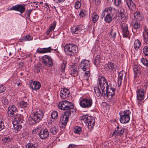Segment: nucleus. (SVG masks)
Instances as JSON below:
<instances>
[{
    "label": "nucleus",
    "mask_w": 148,
    "mask_h": 148,
    "mask_svg": "<svg viewBox=\"0 0 148 148\" xmlns=\"http://www.w3.org/2000/svg\"><path fill=\"white\" fill-rule=\"evenodd\" d=\"M86 72H85V75L87 77H89L90 75V69H89V70H86Z\"/></svg>",
    "instance_id": "bf43d9fd"
},
{
    "label": "nucleus",
    "mask_w": 148,
    "mask_h": 148,
    "mask_svg": "<svg viewBox=\"0 0 148 148\" xmlns=\"http://www.w3.org/2000/svg\"><path fill=\"white\" fill-rule=\"evenodd\" d=\"M12 139V138L11 136H6L4 137L2 140L4 143H8Z\"/></svg>",
    "instance_id": "ea45409f"
},
{
    "label": "nucleus",
    "mask_w": 148,
    "mask_h": 148,
    "mask_svg": "<svg viewBox=\"0 0 148 148\" xmlns=\"http://www.w3.org/2000/svg\"><path fill=\"white\" fill-rule=\"evenodd\" d=\"M130 111L129 110H126L124 111H120L119 113L120 122L122 123H128L130 120Z\"/></svg>",
    "instance_id": "423d86ee"
},
{
    "label": "nucleus",
    "mask_w": 148,
    "mask_h": 148,
    "mask_svg": "<svg viewBox=\"0 0 148 148\" xmlns=\"http://www.w3.org/2000/svg\"><path fill=\"white\" fill-rule=\"evenodd\" d=\"M1 100L4 105H7L8 104V100L5 96H2L1 98Z\"/></svg>",
    "instance_id": "c9c22d12"
},
{
    "label": "nucleus",
    "mask_w": 148,
    "mask_h": 148,
    "mask_svg": "<svg viewBox=\"0 0 148 148\" xmlns=\"http://www.w3.org/2000/svg\"><path fill=\"white\" fill-rule=\"evenodd\" d=\"M117 32H118V31L116 29H114L113 27L112 29L110 32V34L113 40L115 39Z\"/></svg>",
    "instance_id": "cd10ccee"
},
{
    "label": "nucleus",
    "mask_w": 148,
    "mask_h": 148,
    "mask_svg": "<svg viewBox=\"0 0 148 148\" xmlns=\"http://www.w3.org/2000/svg\"><path fill=\"white\" fill-rule=\"evenodd\" d=\"M45 4V5L46 6V7H45V8H47V9H48V8H49V5L47 3H46Z\"/></svg>",
    "instance_id": "338daca9"
},
{
    "label": "nucleus",
    "mask_w": 148,
    "mask_h": 148,
    "mask_svg": "<svg viewBox=\"0 0 148 148\" xmlns=\"http://www.w3.org/2000/svg\"><path fill=\"white\" fill-rule=\"evenodd\" d=\"M32 9L31 10H27L25 12V13L27 14L28 17L30 16V14L32 12Z\"/></svg>",
    "instance_id": "13d9d810"
},
{
    "label": "nucleus",
    "mask_w": 148,
    "mask_h": 148,
    "mask_svg": "<svg viewBox=\"0 0 148 148\" xmlns=\"http://www.w3.org/2000/svg\"><path fill=\"white\" fill-rule=\"evenodd\" d=\"M124 132V130L121 127H120L119 126H118L116 129L115 131L113 132L112 136H121L123 135Z\"/></svg>",
    "instance_id": "a211bd4d"
},
{
    "label": "nucleus",
    "mask_w": 148,
    "mask_h": 148,
    "mask_svg": "<svg viewBox=\"0 0 148 148\" xmlns=\"http://www.w3.org/2000/svg\"><path fill=\"white\" fill-rule=\"evenodd\" d=\"M125 77V72L124 71H121L119 73L118 77V84L119 87L121 85L123 78V77Z\"/></svg>",
    "instance_id": "aec40b11"
},
{
    "label": "nucleus",
    "mask_w": 148,
    "mask_h": 148,
    "mask_svg": "<svg viewBox=\"0 0 148 148\" xmlns=\"http://www.w3.org/2000/svg\"><path fill=\"white\" fill-rule=\"evenodd\" d=\"M39 131V129L38 128H36L32 132L33 134H35L37 133Z\"/></svg>",
    "instance_id": "052dcab7"
},
{
    "label": "nucleus",
    "mask_w": 148,
    "mask_h": 148,
    "mask_svg": "<svg viewBox=\"0 0 148 148\" xmlns=\"http://www.w3.org/2000/svg\"><path fill=\"white\" fill-rule=\"evenodd\" d=\"M92 21L93 23H95L97 21L99 18V16L95 12H93L92 13Z\"/></svg>",
    "instance_id": "2f4dec72"
},
{
    "label": "nucleus",
    "mask_w": 148,
    "mask_h": 148,
    "mask_svg": "<svg viewBox=\"0 0 148 148\" xmlns=\"http://www.w3.org/2000/svg\"><path fill=\"white\" fill-rule=\"evenodd\" d=\"M140 25L137 22H135L134 25V29H138L140 28Z\"/></svg>",
    "instance_id": "4d7b16f0"
},
{
    "label": "nucleus",
    "mask_w": 148,
    "mask_h": 148,
    "mask_svg": "<svg viewBox=\"0 0 148 148\" xmlns=\"http://www.w3.org/2000/svg\"><path fill=\"white\" fill-rule=\"evenodd\" d=\"M133 67L134 78L136 79L139 75L140 73V68L138 66L136 65H134Z\"/></svg>",
    "instance_id": "b1692460"
},
{
    "label": "nucleus",
    "mask_w": 148,
    "mask_h": 148,
    "mask_svg": "<svg viewBox=\"0 0 148 148\" xmlns=\"http://www.w3.org/2000/svg\"><path fill=\"white\" fill-rule=\"evenodd\" d=\"M44 112L42 109H38L36 111L33 112L29 118V123L33 125L36 124L41 121L43 118Z\"/></svg>",
    "instance_id": "7ed1b4c3"
},
{
    "label": "nucleus",
    "mask_w": 148,
    "mask_h": 148,
    "mask_svg": "<svg viewBox=\"0 0 148 148\" xmlns=\"http://www.w3.org/2000/svg\"><path fill=\"white\" fill-rule=\"evenodd\" d=\"M104 11L107 12V14L110 15L113 17L115 13H116L115 10L111 7L106 8L104 10Z\"/></svg>",
    "instance_id": "4be33fe9"
},
{
    "label": "nucleus",
    "mask_w": 148,
    "mask_h": 148,
    "mask_svg": "<svg viewBox=\"0 0 148 148\" xmlns=\"http://www.w3.org/2000/svg\"><path fill=\"white\" fill-rule=\"evenodd\" d=\"M141 46V43L138 39L135 40L134 46V48L136 50H137Z\"/></svg>",
    "instance_id": "a878e982"
},
{
    "label": "nucleus",
    "mask_w": 148,
    "mask_h": 148,
    "mask_svg": "<svg viewBox=\"0 0 148 148\" xmlns=\"http://www.w3.org/2000/svg\"><path fill=\"white\" fill-rule=\"evenodd\" d=\"M95 4L97 5H99L101 3V0H95Z\"/></svg>",
    "instance_id": "e2e57ef3"
},
{
    "label": "nucleus",
    "mask_w": 148,
    "mask_h": 148,
    "mask_svg": "<svg viewBox=\"0 0 148 148\" xmlns=\"http://www.w3.org/2000/svg\"><path fill=\"white\" fill-rule=\"evenodd\" d=\"M105 12H104V10L103 12H102V14H101V15H102L101 18L102 19L103 18V17H104L105 16Z\"/></svg>",
    "instance_id": "0e129e2a"
},
{
    "label": "nucleus",
    "mask_w": 148,
    "mask_h": 148,
    "mask_svg": "<svg viewBox=\"0 0 148 148\" xmlns=\"http://www.w3.org/2000/svg\"><path fill=\"white\" fill-rule=\"evenodd\" d=\"M33 37L30 36L29 35H27L23 36V37L21 39V41H29L32 40Z\"/></svg>",
    "instance_id": "72a5a7b5"
},
{
    "label": "nucleus",
    "mask_w": 148,
    "mask_h": 148,
    "mask_svg": "<svg viewBox=\"0 0 148 148\" xmlns=\"http://www.w3.org/2000/svg\"><path fill=\"white\" fill-rule=\"evenodd\" d=\"M14 120L13 122V124L21 123L23 121V116L19 114H16L14 116Z\"/></svg>",
    "instance_id": "ddd939ff"
},
{
    "label": "nucleus",
    "mask_w": 148,
    "mask_h": 148,
    "mask_svg": "<svg viewBox=\"0 0 148 148\" xmlns=\"http://www.w3.org/2000/svg\"><path fill=\"white\" fill-rule=\"evenodd\" d=\"M26 148H36L34 144L28 143L26 145Z\"/></svg>",
    "instance_id": "864d4df0"
},
{
    "label": "nucleus",
    "mask_w": 148,
    "mask_h": 148,
    "mask_svg": "<svg viewBox=\"0 0 148 148\" xmlns=\"http://www.w3.org/2000/svg\"><path fill=\"white\" fill-rule=\"evenodd\" d=\"M88 118H87L88 120V123H87V124H88V122H89L90 121L91 122V120L92 119H94L93 117H91L90 116H88Z\"/></svg>",
    "instance_id": "680f3d73"
},
{
    "label": "nucleus",
    "mask_w": 148,
    "mask_h": 148,
    "mask_svg": "<svg viewBox=\"0 0 148 148\" xmlns=\"http://www.w3.org/2000/svg\"><path fill=\"white\" fill-rule=\"evenodd\" d=\"M113 16L107 14L104 18V21L107 23H110L112 20Z\"/></svg>",
    "instance_id": "473e14b6"
},
{
    "label": "nucleus",
    "mask_w": 148,
    "mask_h": 148,
    "mask_svg": "<svg viewBox=\"0 0 148 148\" xmlns=\"http://www.w3.org/2000/svg\"><path fill=\"white\" fill-rule=\"evenodd\" d=\"M64 49L66 54L70 56H74L78 50L77 46L73 44H66Z\"/></svg>",
    "instance_id": "20e7f679"
},
{
    "label": "nucleus",
    "mask_w": 148,
    "mask_h": 148,
    "mask_svg": "<svg viewBox=\"0 0 148 148\" xmlns=\"http://www.w3.org/2000/svg\"><path fill=\"white\" fill-rule=\"evenodd\" d=\"M74 146L73 145H70L68 148H74Z\"/></svg>",
    "instance_id": "69168bd1"
},
{
    "label": "nucleus",
    "mask_w": 148,
    "mask_h": 148,
    "mask_svg": "<svg viewBox=\"0 0 148 148\" xmlns=\"http://www.w3.org/2000/svg\"><path fill=\"white\" fill-rule=\"evenodd\" d=\"M66 64V62L65 61H63V62L61 64L60 66V68L61 69L62 73H63L64 72Z\"/></svg>",
    "instance_id": "c03bdc74"
},
{
    "label": "nucleus",
    "mask_w": 148,
    "mask_h": 148,
    "mask_svg": "<svg viewBox=\"0 0 148 148\" xmlns=\"http://www.w3.org/2000/svg\"><path fill=\"white\" fill-rule=\"evenodd\" d=\"M137 97L138 100H142L143 99L144 95V91L142 88L138 89L137 92Z\"/></svg>",
    "instance_id": "412c9836"
},
{
    "label": "nucleus",
    "mask_w": 148,
    "mask_h": 148,
    "mask_svg": "<svg viewBox=\"0 0 148 148\" xmlns=\"http://www.w3.org/2000/svg\"><path fill=\"white\" fill-rule=\"evenodd\" d=\"M6 89V88L2 85H0V93L4 92Z\"/></svg>",
    "instance_id": "6e6d98bb"
},
{
    "label": "nucleus",
    "mask_w": 148,
    "mask_h": 148,
    "mask_svg": "<svg viewBox=\"0 0 148 148\" xmlns=\"http://www.w3.org/2000/svg\"><path fill=\"white\" fill-rule=\"evenodd\" d=\"M42 61L44 64L48 67H51L53 64L51 58L47 55H45L43 56Z\"/></svg>",
    "instance_id": "6e6552de"
},
{
    "label": "nucleus",
    "mask_w": 148,
    "mask_h": 148,
    "mask_svg": "<svg viewBox=\"0 0 148 148\" xmlns=\"http://www.w3.org/2000/svg\"><path fill=\"white\" fill-rule=\"evenodd\" d=\"M74 107L73 104L67 100L62 101L58 104V107L60 109L66 110L60 119L62 124L65 126L66 125L68 121L69 116L71 114L75 112V110L73 108Z\"/></svg>",
    "instance_id": "f257e3e1"
},
{
    "label": "nucleus",
    "mask_w": 148,
    "mask_h": 148,
    "mask_svg": "<svg viewBox=\"0 0 148 148\" xmlns=\"http://www.w3.org/2000/svg\"><path fill=\"white\" fill-rule=\"evenodd\" d=\"M126 4L129 8L132 11H134L136 9V6L132 0H127Z\"/></svg>",
    "instance_id": "5701e85b"
},
{
    "label": "nucleus",
    "mask_w": 148,
    "mask_h": 148,
    "mask_svg": "<svg viewBox=\"0 0 148 148\" xmlns=\"http://www.w3.org/2000/svg\"><path fill=\"white\" fill-rule=\"evenodd\" d=\"M114 3L116 6L119 8V10H120L121 8H123L122 7L123 4V3L122 1V0H115Z\"/></svg>",
    "instance_id": "c85d7f7f"
},
{
    "label": "nucleus",
    "mask_w": 148,
    "mask_h": 148,
    "mask_svg": "<svg viewBox=\"0 0 148 148\" xmlns=\"http://www.w3.org/2000/svg\"><path fill=\"white\" fill-rule=\"evenodd\" d=\"M21 123H18L16 124H13V126L15 130L16 131H19L22 128V126Z\"/></svg>",
    "instance_id": "58836bf2"
},
{
    "label": "nucleus",
    "mask_w": 148,
    "mask_h": 148,
    "mask_svg": "<svg viewBox=\"0 0 148 148\" xmlns=\"http://www.w3.org/2000/svg\"><path fill=\"white\" fill-rule=\"evenodd\" d=\"M53 50L51 47L47 48H38L36 52L39 53H44L48 52H50L51 51Z\"/></svg>",
    "instance_id": "6ab92c4d"
},
{
    "label": "nucleus",
    "mask_w": 148,
    "mask_h": 148,
    "mask_svg": "<svg viewBox=\"0 0 148 148\" xmlns=\"http://www.w3.org/2000/svg\"><path fill=\"white\" fill-rule=\"evenodd\" d=\"M18 104L21 108H25L27 107L28 104L26 102L21 101L19 102Z\"/></svg>",
    "instance_id": "4c0bfd02"
},
{
    "label": "nucleus",
    "mask_w": 148,
    "mask_h": 148,
    "mask_svg": "<svg viewBox=\"0 0 148 148\" xmlns=\"http://www.w3.org/2000/svg\"><path fill=\"white\" fill-rule=\"evenodd\" d=\"M99 84L101 88V92L99 87L96 86L94 87V91L97 96L101 95L103 97L106 96V92L110 90L114 89V86H113L111 84L108 85L107 79L103 76H101L99 79Z\"/></svg>",
    "instance_id": "f03ea898"
},
{
    "label": "nucleus",
    "mask_w": 148,
    "mask_h": 148,
    "mask_svg": "<svg viewBox=\"0 0 148 148\" xmlns=\"http://www.w3.org/2000/svg\"><path fill=\"white\" fill-rule=\"evenodd\" d=\"M134 17L137 20L141 21L144 19L143 14L140 12H136L134 14Z\"/></svg>",
    "instance_id": "393cba45"
},
{
    "label": "nucleus",
    "mask_w": 148,
    "mask_h": 148,
    "mask_svg": "<svg viewBox=\"0 0 148 148\" xmlns=\"http://www.w3.org/2000/svg\"><path fill=\"white\" fill-rule=\"evenodd\" d=\"M143 35L144 42L148 46V29L145 30Z\"/></svg>",
    "instance_id": "bb28decb"
},
{
    "label": "nucleus",
    "mask_w": 148,
    "mask_h": 148,
    "mask_svg": "<svg viewBox=\"0 0 148 148\" xmlns=\"http://www.w3.org/2000/svg\"><path fill=\"white\" fill-rule=\"evenodd\" d=\"M38 134L39 137L42 139L47 138L49 135V133L48 130L46 129L40 130Z\"/></svg>",
    "instance_id": "2eb2a0df"
},
{
    "label": "nucleus",
    "mask_w": 148,
    "mask_h": 148,
    "mask_svg": "<svg viewBox=\"0 0 148 148\" xmlns=\"http://www.w3.org/2000/svg\"><path fill=\"white\" fill-rule=\"evenodd\" d=\"M86 11L84 10H82L80 12L79 16L81 18H83L84 16H85Z\"/></svg>",
    "instance_id": "3c124183"
},
{
    "label": "nucleus",
    "mask_w": 148,
    "mask_h": 148,
    "mask_svg": "<svg viewBox=\"0 0 148 148\" xmlns=\"http://www.w3.org/2000/svg\"><path fill=\"white\" fill-rule=\"evenodd\" d=\"M30 86L32 90H37L40 88L41 85L38 81H32L31 83Z\"/></svg>",
    "instance_id": "dca6fc26"
},
{
    "label": "nucleus",
    "mask_w": 148,
    "mask_h": 148,
    "mask_svg": "<svg viewBox=\"0 0 148 148\" xmlns=\"http://www.w3.org/2000/svg\"><path fill=\"white\" fill-rule=\"evenodd\" d=\"M141 61L143 64L146 67H148V60L144 58L141 59Z\"/></svg>",
    "instance_id": "8fccbe9b"
},
{
    "label": "nucleus",
    "mask_w": 148,
    "mask_h": 148,
    "mask_svg": "<svg viewBox=\"0 0 148 148\" xmlns=\"http://www.w3.org/2000/svg\"><path fill=\"white\" fill-rule=\"evenodd\" d=\"M56 23L55 21L53 22L52 23L50 26L48 30L51 32L52 31H53L56 26Z\"/></svg>",
    "instance_id": "a19ab883"
},
{
    "label": "nucleus",
    "mask_w": 148,
    "mask_h": 148,
    "mask_svg": "<svg viewBox=\"0 0 148 148\" xmlns=\"http://www.w3.org/2000/svg\"><path fill=\"white\" fill-rule=\"evenodd\" d=\"M95 123V119L91 120V121L88 122L87 124V126L89 129H91L92 128L94 125V124Z\"/></svg>",
    "instance_id": "37998d69"
},
{
    "label": "nucleus",
    "mask_w": 148,
    "mask_h": 148,
    "mask_svg": "<svg viewBox=\"0 0 148 148\" xmlns=\"http://www.w3.org/2000/svg\"><path fill=\"white\" fill-rule=\"evenodd\" d=\"M88 117L87 115H83L82 117L81 120H83L85 123H88L87 118H88Z\"/></svg>",
    "instance_id": "603ef678"
},
{
    "label": "nucleus",
    "mask_w": 148,
    "mask_h": 148,
    "mask_svg": "<svg viewBox=\"0 0 148 148\" xmlns=\"http://www.w3.org/2000/svg\"><path fill=\"white\" fill-rule=\"evenodd\" d=\"M17 111V110L15 106L13 105L10 106L8 109V114L10 117L13 116L14 114Z\"/></svg>",
    "instance_id": "f8f14e48"
},
{
    "label": "nucleus",
    "mask_w": 148,
    "mask_h": 148,
    "mask_svg": "<svg viewBox=\"0 0 148 148\" xmlns=\"http://www.w3.org/2000/svg\"><path fill=\"white\" fill-rule=\"evenodd\" d=\"M60 95L61 98L65 99L70 96V93L69 91L67 89L63 88V90L60 91Z\"/></svg>",
    "instance_id": "f3484780"
},
{
    "label": "nucleus",
    "mask_w": 148,
    "mask_h": 148,
    "mask_svg": "<svg viewBox=\"0 0 148 148\" xmlns=\"http://www.w3.org/2000/svg\"><path fill=\"white\" fill-rule=\"evenodd\" d=\"M143 52L145 56L148 57V47L144 46L143 49Z\"/></svg>",
    "instance_id": "a18cd8bd"
},
{
    "label": "nucleus",
    "mask_w": 148,
    "mask_h": 148,
    "mask_svg": "<svg viewBox=\"0 0 148 148\" xmlns=\"http://www.w3.org/2000/svg\"><path fill=\"white\" fill-rule=\"evenodd\" d=\"M118 15L116 14L115 16L113 17V19L117 21V22H119L121 20L122 21H124L127 19L126 12L123 8H121L120 10H118Z\"/></svg>",
    "instance_id": "0eeeda50"
},
{
    "label": "nucleus",
    "mask_w": 148,
    "mask_h": 148,
    "mask_svg": "<svg viewBox=\"0 0 148 148\" xmlns=\"http://www.w3.org/2000/svg\"><path fill=\"white\" fill-rule=\"evenodd\" d=\"M90 64L89 60H83L80 63V67L84 71L86 70H89V69H90Z\"/></svg>",
    "instance_id": "9d476101"
},
{
    "label": "nucleus",
    "mask_w": 148,
    "mask_h": 148,
    "mask_svg": "<svg viewBox=\"0 0 148 148\" xmlns=\"http://www.w3.org/2000/svg\"><path fill=\"white\" fill-rule=\"evenodd\" d=\"M115 89H114L110 90L107 92H106V95L108 98H111L113 96H114L115 94Z\"/></svg>",
    "instance_id": "c756f323"
},
{
    "label": "nucleus",
    "mask_w": 148,
    "mask_h": 148,
    "mask_svg": "<svg viewBox=\"0 0 148 148\" xmlns=\"http://www.w3.org/2000/svg\"><path fill=\"white\" fill-rule=\"evenodd\" d=\"M58 113L57 111H54L51 114V116L52 119H55L58 117Z\"/></svg>",
    "instance_id": "09e8293b"
},
{
    "label": "nucleus",
    "mask_w": 148,
    "mask_h": 148,
    "mask_svg": "<svg viewBox=\"0 0 148 148\" xmlns=\"http://www.w3.org/2000/svg\"><path fill=\"white\" fill-rule=\"evenodd\" d=\"M50 133L53 135H55L58 132V128L56 126L53 127L50 129Z\"/></svg>",
    "instance_id": "f704fd0d"
},
{
    "label": "nucleus",
    "mask_w": 148,
    "mask_h": 148,
    "mask_svg": "<svg viewBox=\"0 0 148 148\" xmlns=\"http://www.w3.org/2000/svg\"><path fill=\"white\" fill-rule=\"evenodd\" d=\"M92 103V100L91 98H83L80 100L79 103L80 106L85 109L91 108Z\"/></svg>",
    "instance_id": "39448f33"
},
{
    "label": "nucleus",
    "mask_w": 148,
    "mask_h": 148,
    "mask_svg": "<svg viewBox=\"0 0 148 148\" xmlns=\"http://www.w3.org/2000/svg\"><path fill=\"white\" fill-rule=\"evenodd\" d=\"M10 10H14L19 12L21 14H22L25 11V5L21 4H17L14 6H12V7L10 8Z\"/></svg>",
    "instance_id": "1a4fd4ad"
},
{
    "label": "nucleus",
    "mask_w": 148,
    "mask_h": 148,
    "mask_svg": "<svg viewBox=\"0 0 148 148\" xmlns=\"http://www.w3.org/2000/svg\"><path fill=\"white\" fill-rule=\"evenodd\" d=\"M122 29L123 36V37L130 38V33L128 30L127 25L125 23H123L121 26Z\"/></svg>",
    "instance_id": "9b49d317"
},
{
    "label": "nucleus",
    "mask_w": 148,
    "mask_h": 148,
    "mask_svg": "<svg viewBox=\"0 0 148 148\" xmlns=\"http://www.w3.org/2000/svg\"><path fill=\"white\" fill-rule=\"evenodd\" d=\"M81 6V0H78L75 2L74 7L76 9H79Z\"/></svg>",
    "instance_id": "79ce46f5"
},
{
    "label": "nucleus",
    "mask_w": 148,
    "mask_h": 148,
    "mask_svg": "<svg viewBox=\"0 0 148 148\" xmlns=\"http://www.w3.org/2000/svg\"><path fill=\"white\" fill-rule=\"evenodd\" d=\"M12 148H18V146L16 145H13L12 146Z\"/></svg>",
    "instance_id": "774afa93"
},
{
    "label": "nucleus",
    "mask_w": 148,
    "mask_h": 148,
    "mask_svg": "<svg viewBox=\"0 0 148 148\" xmlns=\"http://www.w3.org/2000/svg\"><path fill=\"white\" fill-rule=\"evenodd\" d=\"M4 127V123L1 119H0V131Z\"/></svg>",
    "instance_id": "5fc2aeb1"
},
{
    "label": "nucleus",
    "mask_w": 148,
    "mask_h": 148,
    "mask_svg": "<svg viewBox=\"0 0 148 148\" xmlns=\"http://www.w3.org/2000/svg\"><path fill=\"white\" fill-rule=\"evenodd\" d=\"M85 29V27L84 25H80L73 27L71 29V32L72 34H78L82 30Z\"/></svg>",
    "instance_id": "4468645a"
},
{
    "label": "nucleus",
    "mask_w": 148,
    "mask_h": 148,
    "mask_svg": "<svg viewBox=\"0 0 148 148\" xmlns=\"http://www.w3.org/2000/svg\"><path fill=\"white\" fill-rule=\"evenodd\" d=\"M82 128L79 126H76L74 129V131L75 133L79 134L82 131Z\"/></svg>",
    "instance_id": "49530a36"
},
{
    "label": "nucleus",
    "mask_w": 148,
    "mask_h": 148,
    "mask_svg": "<svg viewBox=\"0 0 148 148\" xmlns=\"http://www.w3.org/2000/svg\"><path fill=\"white\" fill-rule=\"evenodd\" d=\"M108 69H107V71H108L109 70L111 71H113L115 70V64L114 63H113L112 62H109L108 64Z\"/></svg>",
    "instance_id": "7c9ffc66"
},
{
    "label": "nucleus",
    "mask_w": 148,
    "mask_h": 148,
    "mask_svg": "<svg viewBox=\"0 0 148 148\" xmlns=\"http://www.w3.org/2000/svg\"><path fill=\"white\" fill-rule=\"evenodd\" d=\"M70 74L73 77H75L77 76L78 75L77 71L75 69H72L71 70Z\"/></svg>",
    "instance_id": "de8ad7c7"
},
{
    "label": "nucleus",
    "mask_w": 148,
    "mask_h": 148,
    "mask_svg": "<svg viewBox=\"0 0 148 148\" xmlns=\"http://www.w3.org/2000/svg\"><path fill=\"white\" fill-rule=\"evenodd\" d=\"M101 56L99 55H97L94 60V63L96 66H97L101 61Z\"/></svg>",
    "instance_id": "e433bc0d"
}]
</instances>
